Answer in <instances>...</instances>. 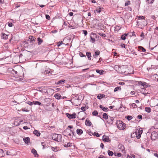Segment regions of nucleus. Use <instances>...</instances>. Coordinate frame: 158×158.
<instances>
[{"instance_id":"obj_6","label":"nucleus","mask_w":158,"mask_h":158,"mask_svg":"<svg viewBox=\"0 0 158 158\" xmlns=\"http://www.w3.org/2000/svg\"><path fill=\"white\" fill-rule=\"evenodd\" d=\"M102 140L104 142H110V140L109 139V137L108 136H106V135H104L102 137Z\"/></svg>"},{"instance_id":"obj_63","label":"nucleus","mask_w":158,"mask_h":158,"mask_svg":"<svg viewBox=\"0 0 158 158\" xmlns=\"http://www.w3.org/2000/svg\"><path fill=\"white\" fill-rule=\"evenodd\" d=\"M119 84L120 85H123L125 84V83L123 82H120L119 83Z\"/></svg>"},{"instance_id":"obj_23","label":"nucleus","mask_w":158,"mask_h":158,"mask_svg":"<svg viewBox=\"0 0 158 158\" xmlns=\"http://www.w3.org/2000/svg\"><path fill=\"white\" fill-rule=\"evenodd\" d=\"M96 71L97 73L100 75L103 74L104 72V71L102 70H99L98 69H96Z\"/></svg>"},{"instance_id":"obj_48","label":"nucleus","mask_w":158,"mask_h":158,"mask_svg":"<svg viewBox=\"0 0 158 158\" xmlns=\"http://www.w3.org/2000/svg\"><path fill=\"white\" fill-rule=\"evenodd\" d=\"M19 98L21 99H23V101H24L25 100V97L24 96H21Z\"/></svg>"},{"instance_id":"obj_50","label":"nucleus","mask_w":158,"mask_h":158,"mask_svg":"<svg viewBox=\"0 0 158 158\" xmlns=\"http://www.w3.org/2000/svg\"><path fill=\"white\" fill-rule=\"evenodd\" d=\"M83 33L85 35H86L87 34V31L85 30H84L83 31Z\"/></svg>"},{"instance_id":"obj_49","label":"nucleus","mask_w":158,"mask_h":158,"mask_svg":"<svg viewBox=\"0 0 158 158\" xmlns=\"http://www.w3.org/2000/svg\"><path fill=\"white\" fill-rule=\"evenodd\" d=\"M139 19H145V17L143 16H140L139 17Z\"/></svg>"},{"instance_id":"obj_58","label":"nucleus","mask_w":158,"mask_h":158,"mask_svg":"<svg viewBox=\"0 0 158 158\" xmlns=\"http://www.w3.org/2000/svg\"><path fill=\"white\" fill-rule=\"evenodd\" d=\"M138 118L139 119H141L142 118V116L141 115H139L138 116Z\"/></svg>"},{"instance_id":"obj_37","label":"nucleus","mask_w":158,"mask_h":158,"mask_svg":"<svg viewBox=\"0 0 158 158\" xmlns=\"http://www.w3.org/2000/svg\"><path fill=\"white\" fill-rule=\"evenodd\" d=\"M121 88L120 87H117L114 89V92H116L119 90H121Z\"/></svg>"},{"instance_id":"obj_4","label":"nucleus","mask_w":158,"mask_h":158,"mask_svg":"<svg viewBox=\"0 0 158 158\" xmlns=\"http://www.w3.org/2000/svg\"><path fill=\"white\" fill-rule=\"evenodd\" d=\"M143 131L142 130H137L135 132V134L136 135V137L137 139H139L140 138L141 134L142 133Z\"/></svg>"},{"instance_id":"obj_34","label":"nucleus","mask_w":158,"mask_h":158,"mask_svg":"<svg viewBox=\"0 0 158 158\" xmlns=\"http://www.w3.org/2000/svg\"><path fill=\"white\" fill-rule=\"evenodd\" d=\"M115 156H117L118 157H120L122 156V154L120 153H115L114 154Z\"/></svg>"},{"instance_id":"obj_3","label":"nucleus","mask_w":158,"mask_h":158,"mask_svg":"<svg viewBox=\"0 0 158 158\" xmlns=\"http://www.w3.org/2000/svg\"><path fill=\"white\" fill-rule=\"evenodd\" d=\"M151 139L152 140H155L158 138V133L155 131H153L151 133Z\"/></svg>"},{"instance_id":"obj_5","label":"nucleus","mask_w":158,"mask_h":158,"mask_svg":"<svg viewBox=\"0 0 158 158\" xmlns=\"http://www.w3.org/2000/svg\"><path fill=\"white\" fill-rule=\"evenodd\" d=\"M66 116L69 119L75 118H76V114L75 113L71 114L68 113L66 114Z\"/></svg>"},{"instance_id":"obj_43","label":"nucleus","mask_w":158,"mask_h":158,"mask_svg":"<svg viewBox=\"0 0 158 158\" xmlns=\"http://www.w3.org/2000/svg\"><path fill=\"white\" fill-rule=\"evenodd\" d=\"M98 35L100 36H101L102 37H106V35L105 34H103V33H98Z\"/></svg>"},{"instance_id":"obj_55","label":"nucleus","mask_w":158,"mask_h":158,"mask_svg":"<svg viewBox=\"0 0 158 158\" xmlns=\"http://www.w3.org/2000/svg\"><path fill=\"white\" fill-rule=\"evenodd\" d=\"M80 55L81 57H82L83 56H85V57H86V56L85 55H83L82 53H81L80 54Z\"/></svg>"},{"instance_id":"obj_44","label":"nucleus","mask_w":158,"mask_h":158,"mask_svg":"<svg viewBox=\"0 0 158 158\" xmlns=\"http://www.w3.org/2000/svg\"><path fill=\"white\" fill-rule=\"evenodd\" d=\"M154 0H147L148 3L152 4L153 3Z\"/></svg>"},{"instance_id":"obj_19","label":"nucleus","mask_w":158,"mask_h":158,"mask_svg":"<svg viewBox=\"0 0 158 158\" xmlns=\"http://www.w3.org/2000/svg\"><path fill=\"white\" fill-rule=\"evenodd\" d=\"M55 97L57 99H61V97L60 95L59 94H56L54 95Z\"/></svg>"},{"instance_id":"obj_47","label":"nucleus","mask_w":158,"mask_h":158,"mask_svg":"<svg viewBox=\"0 0 158 158\" xmlns=\"http://www.w3.org/2000/svg\"><path fill=\"white\" fill-rule=\"evenodd\" d=\"M46 18L48 20H50V17L48 15H45Z\"/></svg>"},{"instance_id":"obj_40","label":"nucleus","mask_w":158,"mask_h":158,"mask_svg":"<svg viewBox=\"0 0 158 158\" xmlns=\"http://www.w3.org/2000/svg\"><path fill=\"white\" fill-rule=\"evenodd\" d=\"M142 85L143 87L146 86L147 87H148V84L145 82H143Z\"/></svg>"},{"instance_id":"obj_59","label":"nucleus","mask_w":158,"mask_h":158,"mask_svg":"<svg viewBox=\"0 0 158 158\" xmlns=\"http://www.w3.org/2000/svg\"><path fill=\"white\" fill-rule=\"evenodd\" d=\"M23 128L24 130H27L28 129L27 126H25L23 127Z\"/></svg>"},{"instance_id":"obj_51","label":"nucleus","mask_w":158,"mask_h":158,"mask_svg":"<svg viewBox=\"0 0 158 158\" xmlns=\"http://www.w3.org/2000/svg\"><path fill=\"white\" fill-rule=\"evenodd\" d=\"M131 36H134L135 37H136L135 34V32L134 31L132 32L131 33Z\"/></svg>"},{"instance_id":"obj_17","label":"nucleus","mask_w":158,"mask_h":158,"mask_svg":"<svg viewBox=\"0 0 158 158\" xmlns=\"http://www.w3.org/2000/svg\"><path fill=\"white\" fill-rule=\"evenodd\" d=\"M29 38L30 40V42L31 43L35 41V38L32 36H29Z\"/></svg>"},{"instance_id":"obj_33","label":"nucleus","mask_w":158,"mask_h":158,"mask_svg":"<svg viewBox=\"0 0 158 158\" xmlns=\"http://www.w3.org/2000/svg\"><path fill=\"white\" fill-rule=\"evenodd\" d=\"M103 117L105 119H106L108 118V115L107 114L105 113L103 114Z\"/></svg>"},{"instance_id":"obj_14","label":"nucleus","mask_w":158,"mask_h":158,"mask_svg":"<svg viewBox=\"0 0 158 158\" xmlns=\"http://www.w3.org/2000/svg\"><path fill=\"white\" fill-rule=\"evenodd\" d=\"M100 54V52L99 51H95L94 54L93 55V56L94 58H96L97 57V56L99 55Z\"/></svg>"},{"instance_id":"obj_45","label":"nucleus","mask_w":158,"mask_h":158,"mask_svg":"<svg viewBox=\"0 0 158 158\" xmlns=\"http://www.w3.org/2000/svg\"><path fill=\"white\" fill-rule=\"evenodd\" d=\"M127 118L128 120H130L132 119V117L131 116H127Z\"/></svg>"},{"instance_id":"obj_31","label":"nucleus","mask_w":158,"mask_h":158,"mask_svg":"<svg viewBox=\"0 0 158 158\" xmlns=\"http://www.w3.org/2000/svg\"><path fill=\"white\" fill-rule=\"evenodd\" d=\"M33 104L34 105H41V103L38 101H33Z\"/></svg>"},{"instance_id":"obj_18","label":"nucleus","mask_w":158,"mask_h":158,"mask_svg":"<svg viewBox=\"0 0 158 158\" xmlns=\"http://www.w3.org/2000/svg\"><path fill=\"white\" fill-rule=\"evenodd\" d=\"M2 37L3 39H7L8 35H6L4 33H2Z\"/></svg>"},{"instance_id":"obj_2","label":"nucleus","mask_w":158,"mask_h":158,"mask_svg":"<svg viewBox=\"0 0 158 158\" xmlns=\"http://www.w3.org/2000/svg\"><path fill=\"white\" fill-rule=\"evenodd\" d=\"M61 135L54 134L52 135V139L55 141L59 142L61 141Z\"/></svg>"},{"instance_id":"obj_30","label":"nucleus","mask_w":158,"mask_h":158,"mask_svg":"<svg viewBox=\"0 0 158 158\" xmlns=\"http://www.w3.org/2000/svg\"><path fill=\"white\" fill-rule=\"evenodd\" d=\"M145 111L148 113H149L151 112V108L150 107H146L145 108Z\"/></svg>"},{"instance_id":"obj_10","label":"nucleus","mask_w":158,"mask_h":158,"mask_svg":"<svg viewBox=\"0 0 158 158\" xmlns=\"http://www.w3.org/2000/svg\"><path fill=\"white\" fill-rule=\"evenodd\" d=\"M23 140L26 143L28 144L30 141V139L28 137H25L23 138Z\"/></svg>"},{"instance_id":"obj_60","label":"nucleus","mask_w":158,"mask_h":158,"mask_svg":"<svg viewBox=\"0 0 158 158\" xmlns=\"http://www.w3.org/2000/svg\"><path fill=\"white\" fill-rule=\"evenodd\" d=\"M140 36L143 37H144V34L143 32H142L141 33V34L140 35Z\"/></svg>"},{"instance_id":"obj_1","label":"nucleus","mask_w":158,"mask_h":158,"mask_svg":"<svg viewBox=\"0 0 158 158\" xmlns=\"http://www.w3.org/2000/svg\"><path fill=\"white\" fill-rule=\"evenodd\" d=\"M116 124L119 130H123L126 127V124L120 120L117 121Z\"/></svg>"},{"instance_id":"obj_35","label":"nucleus","mask_w":158,"mask_h":158,"mask_svg":"<svg viewBox=\"0 0 158 158\" xmlns=\"http://www.w3.org/2000/svg\"><path fill=\"white\" fill-rule=\"evenodd\" d=\"M62 44H64L63 43L62 41H60L59 42H57V45L58 47H59Z\"/></svg>"},{"instance_id":"obj_15","label":"nucleus","mask_w":158,"mask_h":158,"mask_svg":"<svg viewBox=\"0 0 158 158\" xmlns=\"http://www.w3.org/2000/svg\"><path fill=\"white\" fill-rule=\"evenodd\" d=\"M77 133L79 135H81L83 133V131L82 130L80 129H78L77 130Z\"/></svg>"},{"instance_id":"obj_20","label":"nucleus","mask_w":158,"mask_h":158,"mask_svg":"<svg viewBox=\"0 0 158 158\" xmlns=\"http://www.w3.org/2000/svg\"><path fill=\"white\" fill-rule=\"evenodd\" d=\"M105 95L104 94H98L97 96L98 98L99 99H101L102 98L105 97Z\"/></svg>"},{"instance_id":"obj_39","label":"nucleus","mask_w":158,"mask_h":158,"mask_svg":"<svg viewBox=\"0 0 158 158\" xmlns=\"http://www.w3.org/2000/svg\"><path fill=\"white\" fill-rule=\"evenodd\" d=\"M81 110L83 111H85L86 109H88V107H87L86 106L85 107H82L81 108Z\"/></svg>"},{"instance_id":"obj_8","label":"nucleus","mask_w":158,"mask_h":158,"mask_svg":"<svg viewBox=\"0 0 158 158\" xmlns=\"http://www.w3.org/2000/svg\"><path fill=\"white\" fill-rule=\"evenodd\" d=\"M31 152L34 154L35 157H36L38 156V155L36 151L34 148H33L32 149Z\"/></svg>"},{"instance_id":"obj_24","label":"nucleus","mask_w":158,"mask_h":158,"mask_svg":"<svg viewBox=\"0 0 158 158\" xmlns=\"http://www.w3.org/2000/svg\"><path fill=\"white\" fill-rule=\"evenodd\" d=\"M139 49L140 51L141 52H145L146 51V50L143 47L141 46H139Z\"/></svg>"},{"instance_id":"obj_54","label":"nucleus","mask_w":158,"mask_h":158,"mask_svg":"<svg viewBox=\"0 0 158 158\" xmlns=\"http://www.w3.org/2000/svg\"><path fill=\"white\" fill-rule=\"evenodd\" d=\"M41 145H42V146H43V149L44 148V146L45 145V143L44 142H42L41 143Z\"/></svg>"},{"instance_id":"obj_61","label":"nucleus","mask_w":158,"mask_h":158,"mask_svg":"<svg viewBox=\"0 0 158 158\" xmlns=\"http://www.w3.org/2000/svg\"><path fill=\"white\" fill-rule=\"evenodd\" d=\"M21 110H22L23 111L27 112V111H28V110H25V108L22 109Z\"/></svg>"},{"instance_id":"obj_13","label":"nucleus","mask_w":158,"mask_h":158,"mask_svg":"<svg viewBox=\"0 0 158 158\" xmlns=\"http://www.w3.org/2000/svg\"><path fill=\"white\" fill-rule=\"evenodd\" d=\"M63 143H64V142H63ZM64 147L66 148L70 147L72 146V143H68L67 144H66L65 143H64Z\"/></svg>"},{"instance_id":"obj_38","label":"nucleus","mask_w":158,"mask_h":158,"mask_svg":"<svg viewBox=\"0 0 158 158\" xmlns=\"http://www.w3.org/2000/svg\"><path fill=\"white\" fill-rule=\"evenodd\" d=\"M7 24L8 26L10 27H12L13 26V24L10 22H8Z\"/></svg>"},{"instance_id":"obj_36","label":"nucleus","mask_w":158,"mask_h":158,"mask_svg":"<svg viewBox=\"0 0 158 158\" xmlns=\"http://www.w3.org/2000/svg\"><path fill=\"white\" fill-rule=\"evenodd\" d=\"M92 114L94 116H97L98 114V112L97 110H94Z\"/></svg>"},{"instance_id":"obj_64","label":"nucleus","mask_w":158,"mask_h":158,"mask_svg":"<svg viewBox=\"0 0 158 158\" xmlns=\"http://www.w3.org/2000/svg\"><path fill=\"white\" fill-rule=\"evenodd\" d=\"M69 14L70 16H72L73 14V12H70Z\"/></svg>"},{"instance_id":"obj_11","label":"nucleus","mask_w":158,"mask_h":158,"mask_svg":"<svg viewBox=\"0 0 158 158\" xmlns=\"http://www.w3.org/2000/svg\"><path fill=\"white\" fill-rule=\"evenodd\" d=\"M99 107L100 108L102 109L104 111H107L109 110L107 107H104L102 105H100L99 106Z\"/></svg>"},{"instance_id":"obj_46","label":"nucleus","mask_w":158,"mask_h":158,"mask_svg":"<svg viewBox=\"0 0 158 158\" xmlns=\"http://www.w3.org/2000/svg\"><path fill=\"white\" fill-rule=\"evenodd\" d=\"M26 103L28 104L30 106H31L33 104V102H32L30 101L27 102Z\"/></svg>"},{"instance_id":"obj_32","label":"nucleus","mask_w":158,"mask_h":158,"mask_svg":"<svg viewBox=\"0 0 158 158\" xmlns=\"http://www.w3.org/2000/svg\"><path fill=\"white\" fill-rule=\"evenodd\" d=\"M102 10V9L101 8H100L99 7H98L96 9V11L98 12L99 13Z\"/></svg>"},{"instance_id":"obj_12","label":"nucleus","mask_w":158,"mask_h":158,"mask_svg":"<svg viewBox=\"0 0 158 158\" xmlns=\"http://www.w3.org/2000/svg\"><path fill=\"white\" fill-rule=\"evenodd\" d=\"M85 124L87 126H90L92 123L89 120L87 119L85 121Z\"/></svg>"},{"instance_id":"obj_25","label":"nucleus","mask_w":158,"mask_h":158,"mask_svg":"<svg viewBox=\"0 0 158 158\" xmlns=\"http://www.w3.org/2000/svg\"><path fill=\"white\" fill-rule=\"evenodd\" d=\"M118 146L119 148L121 149L122 152H125L124 147L122 145H119Z\"/></svg>"},{"instance_id":"obj_27","label":"nucleus","mask_w":158,"mask_h":158,"mask_svg":"<svg viewBox=\"0 0 158 158\" xmlns=\"http://www.w3.org/2000/svg\"><path fill=\"white\" fill-rule=\"evenodd\" d=\"M51 149L54 152H57L58 150V148L56 147H52Z\"/></svg>"},{"instance_id":"obj_62","label":"nucleus","mask_w":158,"mask_h":158,"mask_svg":"<svg viewBox=\"0 0 158 158\" xmlns=\"http://www.w3.org/2000/svg\"><path fill=\"white\" fill-rule=\"evenodd\" d=\"M154 155L155 156H156L158 158V154H157V153H154Z\"/></svg>"},{"instance_id":"obj_26","label":"nucleus","mask_w":158,"mask_h":158,"mask_svg":"<svg viewBox=\"0 0 158 158\" xmlns=\"http://www.w3.org/2000/svg\"><path fill=\"white\" fill-rule=\"evenodd\" d=\"M93 36L92 35L90 36V39L91 40L90 41H91L93 43H94L95 41V40L94 37V35L93 34Z\"/></svg>"},{"instance_id":"obj_52","label":"nucleus","mask_w":158,"mask_h":158,"mask_svg":"<svg viewBox=\"0 0 158 158\" xmlns=\"http://www.w3.org/2000/svg\"><path fill=\"white\" fill-rule=\"evenodd\" d=\"M72 134H73V135H74V133L73 131H72V132H70L69 134H68V135L69 136H71Z\"/></svg>"},{"instance_id":"obj_22","label":"nucleus","mask_w":158,"mask_h":158,"mask_svg":"<svg viewBox=\"0 0 158 158\" xmlns=\"http://www.w3.org/2000/svg\"><path fill=\"white\" fill-rule=\"evenodd\" d=\"M86 56H87L88 59L89 60H91V59L90 57H91V53L90 52H88L86 53Z\"/></svg>"},{"instance_id":"obj_29","label":"nucleus","mask_w":158,"mask_h":158,"mask_svg":"<svg viewBox=\"0 0 158 158\" xmlns=\"http://www.w3.org/2000/svg\"><path fill=\"white\" fill-rule=\"evenodd\" d=\"M108 155L110 156H112L114 154L113 152L112 151H110L109 150L108 151Z\"/></svg>"},{"instance_id":"obj_9","label":"nucleus","mask_w":158,"mask_h":158,"mask_svg":"<svg viewBox=\"0 0 158 158\" xmlns=\"http://www.w3.org/2000/svg\"><path fill=\"white\" fill-rule=\"evenodd\" d=\"M65 81V80H60L59 81L56 82L55 83V84L56 85H62L64 84Z\"/></svg>"},{"instance_id":"obj_53","label":"nucleus","mask_w":158,"mask_h":158,"mask_svg":"<svg viewBox=\"0 0 158 158\" xmlns=\"http://www.w3.org/2000/svg\"><path fill=\"white\" fill-rule=\"evenodd\" d=\"M20 6V5L19 3H17L15 4V7L16 8H18Z\"/></svg>"},{"instance_id":"obj_28","label":"nucleus","mask_w":158,"mask_h":158,"mask_svg":"<svg viewBox=\"0 0 158 158\" xmlns=\"http://www.w3.org/2000/svg\"><path fill=\"white\" fill-rule=\"evenodd\" d=\"M37 41H38V44L40 45L43 42V40H42L40 39V38H37Z\"/></svg>"},{"instance_id":"obj_21","label":"nucleus","mask_w":158,"mask_h":158,"mask_svg":"<svg viewBox=\"0 0 158 158\" xmlns=\"http://www.w3.org/2000/svg\"><path fill=\"white\" fill-rule=\"evenodd\" d=\"M128 34L125 33V34H124L123 35L121 36V39L122 40H125L126 39V37L127 36Z\"/></svg>"},{"instance_id":"obj_7","label":"nucleus","mask_w":158,"mask_h":158,"mask_svg":"<svg viewBox=\"0 0 158 158\" xmlns=\"http://www.w3.org/2000/svg\"><path fill=\"white\" fill-rule=\"evenodd\" d=\"M70 132H72V131L67 129L64 131L63 133L64 135L66 136L67 135H68V134H69Z\"/></svg>"},{"instance_id":"obj_16","label":"nucleus","mask_w":158,"mask_h":158,"mask_svg":"<svg viewBox=\"0 0 158 158\" xmlns=\"http://www.w3.org/2000/svg\"><path fill=\"white\" fill-rule=\"evenodd\" d=\"M33 133L37 136H39L40 135V133L37 130H35L33 131Z\"/></svg>"},{"instance_id":"obj_42","label":"nucleus","mask_w":158,"mask_h":158,"mask_svg":"<svg viewBox=\"0 0 158 158\" xmlns=\"http://www.w3.org/2000/svg\"><path fill=\"white\" fill-rule=\"evenodd\" d=\"M94 136H95L98 137H99L100 136V135L99 134L96 132H94Z\"/></svg>"},{"instance_id":"obj_57","label":"nucleus","mask_w":158,"mask_h":158,"mask_svg":"<svg viewBox=\"0 0 158 158\" xmlns=\"http://www.w3.org/2000/svg\"><path fill=\"white\" fill-rule=\"evenodd\" d=\"M100 147L102 149L104 148V145L102 143H101L100 144Z\"/></svg>"},{"instance_id":"obj_56","label":"nucleus","mask_w":158,"mask_h":158,"mask_svg":"<svg viewBox=\"0 0 158 158\" xmlns=\"http://www.w3.org/2000/svg\"><path fill=\"white\" fill-rule=\"evenodd\" d=\"M12 71L13 72V73H15V74H17L18 73L14 69H13Z\"/></svg>"},{"instance_id":"obj_41","label":"nucleus","mask_w":158,"mask_h":158,"mask_svg":"<svg viewBox=\"0 0 158 158\" xmlns=\"http://www.w3.org/2000/svg\"><path fill=\"white\" fill-rule=\"evenodd\" d=\"M131 106L134 108H136L137 107V106L136 104L134 103L131 104Z\"/></svg>"}]
</instances>
